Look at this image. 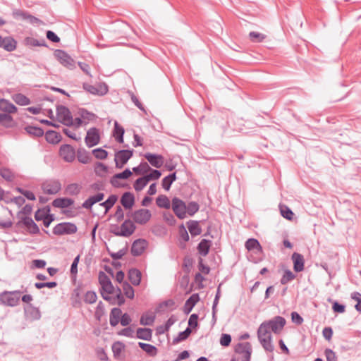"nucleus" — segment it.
Instances as JSON below:
<instances>
[{"label": "nucleus", "instance_id": "f257e3e1", "mask_svg": "<svg viewBox=\"0 0 361 361\" xmlns=\"http://www.w3.org/2000/svg\"><path fill=\"white\" fill-rule=\"evenodd\" d=\"M127 216L131 218L133 222L140 225H145L150 220L152 214L147 209H140L128 212Z\"/></svg>", "mask_w": 361, "mask_h": 361}, {"label": "nucleus", "instance_id": "f03ea898", "mask_svg": "<svg viewBox=\"0 0 361 361\" xmlns=\"http://www.w3.org/2000/svg\"><path fill=\"white\" fill-rule=\"evenodd\" d=\"M57 120L66 126H73V118L70 109L63 106L58 105L56 109Z\"/></svg>", "mask_w": 361, "mask_h": 361}, {"label": "nucleus", "instance_id": "7ed1b4c3", "mask_svg": "<svg viewBox=\"0 0 361 361\" xmlns=\"http://www.w3.org/2000/svg\"><path fill=\"white\" fill-rule=\"evenodd\" d=\"M77 226L71 222H61L56 224L53 228V233L56 235H71L77 232Z\"/></svg>", "mask_w": 361, "mask_h": 361}, {"label": "nucleus", "instance_id": "20e7f679", "mask_svg": "<svg viewBox=\"0 0 361 361\" xmlns=\"http://www.w3.org/2000/svg\"><path fill=\"white\" fill-rule=\"evenodd\" d=\"M172 210L176 216L183 219L186 217V203L178 197H173L171 202Z\"/></svg>", "mask_w": 361, "mask_h": 361}, {"label": "nucleus", "instance_id": "39448f33", "mask_svg": "<svg viewBox=\"0 0 361 361\" xmlns=\"http://www.w3.org/2000/svg\"><path fill=\"white\" fill-rule=\"evenodd\" d=\"M133 154V150L121 149L115 154L114 161L117 169H121Z\"/></svg>", "mask_w": 361, "mask_h": 361}, {"label": "nucleus", "instance_id": "423d86ee", "mask_svg": "<svg viewBox=\"0 0 361 361\" xmlns=\"http://www.w3.org/2000/svg\"><path fill=\"white\" fill-rule=\"evenodd\" d=\"M286 319L281 316L274 317L272 319L265 321V325L274 334H279L286 325Z\"/></svg>", "mask_w": 361, "mask_h": 361}, {"label": "nucleus", "instance_id": "0eeeda50", "mask_svg": "<svg viewBox=\"0 0 361 361\" xmlns=\"http://www.w3.org/2000/svg\"><path fill=\"white\" fill-rule=\"evenodd\" d=\"M54 56L63 66L69 69H73L75 67V61L65 51L56 49L54 51Z\"/></svg>", "mask_w": 361, "mask_h": 361}, {"label": "nucleus", "instance_id": "6e6552de", "mask_svg": "<svg viewBox=\"0 0 361 361\" xmlns=\"http://www.w3.org/2000/svg\"><path fill=\"white\" fill-rule=\"evenodd\" d=\"M60 157L66 162H73L76 156L75 149L70 145H62L59 148Z\"/></svg>", "mask_w": 361, "mask_h": 361}, {"label": "nucleus", "instance_id": "1a4fd4ad", "mask_svg": "<svg viewBox=\"0 0 361 361\" xmlns=\"http://www.w3.org/2000/svg\"><path fill=\"white\" fill-rule=\"evenodd\" d=\"M42 189L45 194L56 195L61 189V184L58 180H49L42 184Z\"/></svg>", "mask_w": 361, "mask_h": 361}, {"label": "nucleus", "instance_id": "9d476101", "mask_svg": "<svg viewBox=\"0 0 361 361\" xmlns=\"http://www.w3.org/2000/svg\"><path fill=\"white\" fill-rule=\"evenodd\" d=\"M136 226L134 222L130 219H126L120 226V231L115 233L116 236L129 237L135 231Z\"/></svg>", "mask_w": 361, "mask_h": 361}, {"label": "nucleus", "instance_id": "9b49d317", "mask_svg": "<svg viewBox=\"0 0 361 361\" xmlns=\"http://www.w3.org/2000/svg\"><path fill=\"white\" fill-rule=\"evenodd\" d=\"M83 88L85 91L94 94L103 96L108 92V86L105 83H99L96 85H92L88 83L83 84Z\"/></svg>", "mask_w": 361, "mask_h": 361}, {"label": "nucleus", "instance_id": "f8f14e48", "mask_svg": "<svg viewBox=\"0 0 361 361\" xmlns=\"http://www.w3.org/2000/svg\"><path fill=\"white\" fill-rule=\"evenodd\" d=\"M100 140V136L99 130L97 128H91L87 132L85 138V142L88 147H92L99 144Z\"/></svg>", "mask_w": 361, "mask_h": 361}, {"label": "nucleus", "instance_id": "ddd939ff", "mask_svg": "<svg viewBox=\"0 0 361 361\" xmlns=\"http://www.w3.org/2000/svg\"><path fill=\"white\" fill-rule=\"evenodd\" d=\"M0 300L8 306H16L19 302V297L17 293L5 292L0 295Z\"/></svg>", "mask_w": 361, "mask_h": 361}, {"label": "nucleus", "instance_id": "4468645a", "mask_svg": "<svg viewBox=\"0 0 361 361\" xmlns=\"http://www.w3.org/2000/svg\"><path fill=\"white\" fill-rule=\"evenodd\" d=\"M24 314L26 320L30 322L38 320L41 317V313L39 309L30 304L24 307Z\"/></svg>", "mask_w": 361, "mask_h": 361}, {"label": "nucleus", "instance_id": "2eb2a0df", "mask_svg": "<svg viewBox=\"0 0 361 361\" xmlns=\"http://www.w3.org/2000/svg\"><path fill=\"white\" fill-rule=\"evenodd\" d=\"M147 245V242L145 239L140 238L135 240L131 246V254L135 257L141 255L145 250Z\"/></svg>", "mask_w": 361, "mask_h": 361}, {"label": "nucleus", "instance_id": "dca6fc26", "mask_svg": "<svg viewBox=\"0 0 361 361\" xmlns=\"http://www.w3.org/2000/svg\"><path fill=\"white\" fill-rule=\"evenodd\" d=\"M144 157L152 166L157 169L161 168L164 164V159L161 154L146 153Z\"/></svg>", "mask_w": 361, "mask_h": 361}, {"label": "nucleus", "instance_id": "f3484780", "mask_svg": "<svg viewBox=\"0 0 361 361\" xmlns=\"http://www.w3.org/2000/svg\"><path fill=\"white\" fill-rule=\"evenodd\" d=\"M293 262V269L295 272H300L303 271L305 266V259L302 255L294 252L291 257Z\"/></svg>", "mask_w": 361, "mask_h": 361}, {"label": "nucleus", "instance_id": "a211bd4d", "mask_svg": "<svg viewBox=\"0 0 361 361\" xmlns=\"http://www.w3.org/2000/svg\"><path fill=\"white\" fill-rule=\"evenodd\" d=\"M74 200L68 197H58L53 200L51 204L55 208L65 209L74 204Z\"/></svg>", "mask_w": 361, "mask_h": 361}, {"label": "nucleus", "instance_id": "6ab92c4d", "mask_svg": "<svg viewBox=\"0 0 361 361\" xmlns=\"http://www.w3.org/2000/svg\"><path fill=\"white\" fill-rule=\"evenodd\" d=\"M121 204L126 209H130L135 204V196L130 192H125L121 197Z\"/></svg>", "mask_w": 361, "mask_h": 361}, {"label": "nucleus", "instance_id": "aec40b11", "mask_svg": "<svg viewBox=\"0 0 361 361\" xmlns=\"http://www.w3.org/2000/svg\"><path fill=\"white\" fill-rule=\"evenodd\" d=\"M200 296L198 293H194L185 301L183 306V312L185 314H188L195 305L199 302Z\"/></svg>", "mask_w": 361, "mask_h": 361}, {"label": "nucleus", "instance_id": "412c9836", "mask_svg": "<svg viewBox=\"0 0 361 361\" xmlns=\"http://www.w3.org/2000/svg\"><path fill=\"white\" fill-rule=\"evenodd\" d=\"M16 47V42L12 37H2L0 35V48H4L7 51H12Z\"/></svg>", "mask_w": 361, "mask_h": 361}, {"label": "nucleus", "instance_id": "4be33fe9", "mask_svg": "<svg viewBox=\"0 0 361 361\" xmlns=\"http://www.w3.org/2000/svg\"><path fill=\"white\" fill-rule=\"evenodd\" d=\"M235 352L238 354H240L243 356L252 355V349L250 343H239L235 348Z\"/></svg>", "mask_w": 361, "mask_h": 361}, {"label": "nucleus", "instance_id": "5701e85b", "mask_svg": "<svg viewBox=\"0 0 361 361\" xmlns=\"http://www.w3.org/2000/svg\"><path fill=\"white\" fill-rule=\"evenodd\" d=\"M45 139L47 142L53 145L58 144L62 139L61 135L52 130H49L45 133Z\"/></svg>", "mask_w": 361, "mask_h": 361}, {"label": "nucleus", "instance_id": "b1692460", "mask_svg": "<svg viewBox=\"0 0 361 361\" xmlns=\"http://www.w3.org/2000/svg\"><path fill=\"white\" fill-rule=\"evenodd\" d=\"M245 248L249 251L255 250V253L262 252V247L259 242L255 238H249L245 243Z\"/></svg>", "mask_w": 361, "mask_h": 361}, {"label": "nucleus", "instance_id": "393cba45", "mask_svg": "<svg viewBox=\"0 0 361 361\" xmlns=\"http://www.w3.org/2000/svg\"><path fill=\"white\" fill-rule=\"evenodd\" d=\"M141 277V271L137 269L133 268L128 271V278L133 285L138 286L140 283Z\"/></svg>", "mask_w": 361, "mask_h": 361}, {"label": "nucleus", "instance_id": "a878e982", "mask_svg": "<svg viewBox=\"0 0 361 361\" xmlns=\"http://www.w3.org/2000/svg\"><path fill=\"white\" fill-rule=\"evenodd\" d=\"M24 227H26L28 232L31 234L39 233L38 226L35 223L32 219L30 217L24 216Z\"/></svg>", "mask_w": 361, "mask_h": 361}, {"label": "nucleus", "instance_id": "bb28decb", "mask_svg": "<svg viewBox=\"0 0 361 361\" xmlns=\"http://www.w3.org/2000/svg\"><path fill=\"white\" fill-rule=\"evenodd\" d=\"M122 311L118 307H114L110 312L109 323L111 326H116L120 322Z\"/></svg>", "mask_w": 361, "mask_h": 361}, {"label": "nucleus", "instance_id": "cd10ccee", "mask_svg": "<svg viewBox=\"0 0 361 361\" xmlns=\"http://www.w3.org/2000/svg\"><path fill=\"white\" fill-rule=\"evenodd\" d=\"M76 156L78 161L84 164L90 163L92 159L90 154L84 148L78 149Z\"/></svg>", "mask_w": 361, "mask_h": 361}, {"label": "nucleus", "instance_id": "c85d7f7f", "mask_svg": "<svg viewBox=\"0 0 361 361\" xmlns=\"http://www.w3.org/2000/svg\"><path fill=\"white\" fill-rule=\"evenodd\" d=\"M212 245V241L207 239H202L197 245V251L199 254L203 257L206 256L209 252Z\"/></svg>", "mask_w": 361, "mask_h": 361}, {"label": "nucleus", "instance_id": "c756f323", "mask_svg": "<svg viewBox=\"0 0 361 361\" xmlns=\"http://www.w3.org/2000/svg\"><path fill=\"white\" fill-rule=\"evenodd\" d=\"M136 338L149 341L152 338V330L149 328H138L136 331Z\"/></svg>", "mask_w": 361, "mask_h": 361}, {"label": "nucleus", "instance_id": "7c9ffc66", "mask_svg": "<svg viewBox=\"0 0 361 361\" xmlns=\"http://www.w3.org/2000/svg\"><path fill=\"white\" fill-rule=\"evenodd\" d=\"M125 133V130L123 127L120 126L118 123L116 121L114 122V128L113 130V136L114 137L115 140L118 143H123V135Z\"/></svg>", "mask_w": 361, "mask_h": 361}, {"label": "nucleus", "instance_id": "2f4dec72", "mask_svg": "<svg viewBox=\"0 0 361 361\" xmlns=\"http://www.w3.org/2000/svg\"><path fill=\"white\" fill-rule=\"evenodd\" d=\"M188 228L192 236H196L202 233V228L197 221L190 220L187 222Z\"/></svg>", "mask_w": 361, "mask_h": 361}, {"label": "nucleus", "instance_id": "473e14b6", "mask_svg": "<svg viewBox=\"0 0 361 361\" xmlns=\"http://www.w3.org/2000/svg\"><path fill=\"white\" fill-rule=\"evenodd\" d=\"M24 44L30 47H47L46 40L43 38L37 39L33 37H26L24 39Z\"/></svg>", "mask_w": 361, "mask_h": 361}, {"label": "nucleus", "instance_id": "72a5a7b5", "mask_svg": "<svg viewBox=\"0 0 361 361\" xmlns=\"http://www.w3.org/2000/svg\"><path fill=\"white\" fill-rule=\"evenodd\" d=\"M155 318L156 316L154 313L145 312L141 316L140 323L143 326H151L153 324Z\"/></svg>", "mask_w": 361, "mask_h": 361}, {"label": "nucleus", "instance_id": "f704fd0d", "mask_svg": "<svg viewBox=\"0 0 361 361\" xmlns=\"http://www.w3.org/2000/svg\"><path fill=\"white\" fill-rule=\"evenodd\" d=\"M0 110L6 113H13L16 111V107L8 100L0 99Z\"/></svg>", "mask_w": 361, "mask_h": 361}, {"label": "nucleus", "instance_id": "c9c22d12", "mask_svg": "<svg viewBox=\"0 0 361 361\" xmlns=\"http://www.w3.org/2000/svg\"><path fill=\"white\" fill-rule=\"evenodd\" d=\"M138 345L143 351H145L149 356L154 357L157 354L158 350L153 345L139 342Z\"/></svg>", "mask_w": 361, "mask_h": 361}, {"label": "nucleus", "instance_id": "e433bc0d", "mask_svg": "<svg viewBox=\"0 0 361 361\" xmlns=\"http://www.w3.org/2000/svg\"><path fill=\"white\" fill-rule=\"evenodd\" d=\"M257 337L259 340L262 338H272L271 334L269 328L262 322L257 330Z\"/></svg>", "mask_w": 361, "mask_h": 361}, {"label": "nucleus", "instance_id": "4c0bfd02", "mask_svg": "<svg viewBox=\"0 0 361 361\" xmlns=\"http://www.w3.org/2000/svg\"><path fill=\"white\" fill-rule=\"evenodd\" d=\"M156 204L159 207L164 209H169L171 206L169 199L164 195H160L157 197Z\"/></svg>", "mask_w": 361, "mask_h": 361}, {"label": "nucleus", "instance_id": "58836bf2", "mask_svg": "<svg viewBox=\"0 0 361 361\" xmlns=\"http://www.w3.org/2000/svg\"><path fill=\"white\" fill-rule=\"evenodd\" d=\"M81 190V187L78 183L68 184L65 188V193L69 195H78Z\"/></svg>", "mask_w": 361, "mask_h": 361}, {"label": "nucleus", "instance_id": "ea45409f", "mask_svg": "<svg viewBox=\"0 0 361 361\" xmlns=\"http://www.w3.org/2000/svg\"><path fill=\"white\" fill-rule=\"evenodd\" d=\"M200 209V205L197 202L190 201L186 204V215L192 216L196 214Z\"/></svg>", "mask_w": 361, "mask_h": 361}, {"label": "nucleus", "instance_id": "a19ab883", "mask_svg": "<svg viewBox=\"0 0 361 361\" xmlns=\"http://www.w3.org/2000/svg\"><path fill=\"white\" fill-rule=\"evenodd\" d=\"M149 169H151V167L149 166L147 162L142 161L138 166L133 167V171L136 174L144 175L149 172Z\"/></svg>", "mask_w": 361, "mask_h": 361}, {"label": "nucleus", "instance_id": "79ce46f5", "mask_svg": "<svg viewBox=\"0 0 361 361\" xmlns=\"http://www.w3.org/2000/svg\"><path fill=\"white\" fill-rule=\"evenodd\" d=\"M118 197L116 195H111L104 202L100 204L101 206L105 208V212H107L116 202Z\"/></svg>", "mask_w": 361, "mask_h": 361}, {"label": "nucleus", "instance_id": "37998d69", "mask_svg": "<svg viewBox=\"0 0 361 361\" xmlns=\"http://www.w3.org/2000/svg\"><path fill=\"white\" fill-rule=\"evenodd\" d=\"M192 330L190 327H187L183 331L178 334V336L173 338V344L178 343L183 341L186 340L190 335Z\"/></svg>", "mask_w": 361, "mask_h": 361}, {"label": "nucleus", "instance_id": "c03bdc74", "mask_svg": "<svg viewBox=\"0 0 361 361\" xmlns=\"http://www.w3.org/2000/svg\"><path fill=\"white\" fill-rule=\"evenodd\" d=\"M148 183L149 181L145 176L138 178L133 184L134 189L137 192L141 191Z\"/></svg>", "mask_w": 361, "mask_h": 361}, {"label": "nucleus", "instance_id": "a18cd8bd", "mask_svg": "<svg viewBox=\"0 0 361 361\" xmlns=\"http://www.w3.org/2000/svg\"><path fill=\"white\" fill-rule=\"evenodd\" d=\"M24 129L28 134L32 135L38 137H42L44 133V130L42 128L37 126H29L24 128Z\"/></svg>", "mask_w": 361, "mask_h": 361}, {"label": "nucleus", "instance_id": "49530a36", "mask_svg": "<svg viewBox=\"0 0 361 361\" xmlns=\"http://www.w3.org/2000/svg\"><path fill=\"white\" fill-rule=\"evenodd\" d=\"M295 278V275L290 270L286 269L280 280V282L282 285H285L294 280Z\"/></svg>", "mask_w": 361, "mask_h": 361}, {"label": "nucleus", "instance_id": "de8ad7c7", "mask_svg": "<svg viewBox=\"0 0 361 361\" xmlns=\"http://www.w3.org/2000/svg\"><path fill=\"white\" fill-rule=\"evenodd\" d=\"M125 345L119 341L115 342L111 346L112 352L115 358H118L121 352L124 350Z\"/></svg>", "mask_w": 361, "mask_h": 361}, {"label": "nucleus", "instance_id": "09e8293b", "mask_svg": "<svg viewBox=\"0 0 361 361\" xmlns=\"http://www.w3.org/2000/svg\"><path fill=\"white\" fill-rule=\"evenodd\" d=\"M78 114L82 120L87 121V122L90 121H92L96 118V115L92 112L88 111L85 109H80L78 110Z\"/></svg>", "mask_w": 361, "mask_h": 361}, {"label": "nucleus", "instance_id": "8fccbe9b", "mask_svg": "<svg viewBox=\"0 0 361 361\" xmlns=\"http://www.w3.org/2000/svg\"><path fill=\"white\" fill-rule=\"evenodd\" d=\"M12 117L7 114H0V123L6 128L11 127L13 126Z\"/></svg>", "mask_w": 361, "mask_h": 361}, {"label": "nucleus", "instance_id": "3c124183", "mask_svg": "<svg viewBox=\"0 0 361 361\" xmlns=\"http://www.w3.org/2000/svg\"><path fill=\"white\" fill-rule=\"evenodd\" d=\"M272 338H262L259 340L263 348L267 352H273L274 347L271 343Z\"/></svg>", "mask_w": 361, "mask_h": 361}, {"label": "nucleus", "instance_id": "603ef678", "mask_svg": "<svg viewBox=\"0 0 361 361\" xmlns=\"http://www.w3.org/2000/svg\"><path fill=\"white\" fill-rule=\"evenodd\" d=\"M123 290L125 295L130 299H133L135 296L134 289L133 287L127 282H124L123 284Z\"/></svg>", "mask_w": 361, "mask_h": 361}, {"label": "nucleus", "instance_id": "864d4df0", "mask_svg": "<svg viewBox=\"0 0 361 361\" xmlns=\"http://www.w3.org/2000/svg\"><path fill=\"white\" fill-rule=\"evenodd\" d=\"M92 153L97 159H105L108 156V152L102 148H96L92 150Z\"/></svg>", "mask_w": 361, "mask_h": 361}, {"label": "nucleus", "instance_id": "5fc2aeb1", "mask_svg": "<svg viewBox=\"0 0 361 361\" xmlns=\"http://www.w3.org/2000/svg\"><path fill=\"white\" fill-rule=\"evenodd\" d=\"M149 173L148 174L144 175L147 177L149 182L152 180H157L161 176V172L157 169H153L151 168V169L149 170Z\"/></svg>", "mask_w": 361, "mask_h": 361}, {"label": "nucleus", "instance_id": "6e6d98bb", "mask_svg": "<svg viewBox=\"0 0 361 361\" xmlns=\"http://www.w3.org/2000/svg\"><path fill=\"white\" fill-rule=\"evenodd\" d=\"M280 212L281 216L288 220H291L293 217L294 213L287 206H281L280 207Z\"/></svg>", "mask_w": 361, "mask_h": 361}, {"label": "nucleus", "instance_id": "4d7b16f0", "mask_svg": "<svg viewBox=\"0 0 361 361\" xmlns=\"http://www.w3.org/2000/svg\"><path fill=\"white\" fill-rule=\"evenodd\" d=\"M249 37L253 42H261L265 39L266 36L262 33L252 31L249 33Z\"/></svg>", "mask_w": 361, "mask_h": 361}, {"label": "nucleus", "instance_id": "13d9d810", "mask_svg": "<svg viewBox=\"0 0 361 361\" xmlns=\"http://www.w3.org/2000/svg\"><path fill=\"white\" fill-rule=\"evenodd\" d=\"M97 295L94 291H87L85 294L84 301L87 304H93L97 301Z\"/></svg>", "mask_w": 361, "mask_h": 361}, {"label": "nucleus", "instance_id": "bf43d9fd", "mask_svg": "<svg viewBox=\"0 0 361 361\" xmlns=\"http://www.w3.org/2000/svg\"><path fill=\"white\" fill-rule=\"evenodd\" d=\"M175 305V302L173 300L171 299H169V300H165L162 302H161L158 307L156 308L155 310V312L157 313H160V312H164V307H172Z\"/></svg>", "mask_w": 361, "mask_h": 361}, {"label": "nucleus", "instance_id": "052dcab7", "mask_svg": "<svg viewBox=\"0 0 361 361\" xmlns=\"http://www.w3.org/2000/svg\"><path fill=\"white\" fill-rule=\"evenodd\" d=\"M1 176L6 180L11 181L13 179V174L11 171L7 168H1L0 169Z\"/></svg>", "mask_w": 361, "mask_h": 361}, {"label": "nucleus", "instance_id": "680f3d73", "mask_svg": "<svg viewBox=\"0 0 361 361\" xmlns=\"http://www.w3.org/2000/svg\"><path fill=\"white\" fill-rule=\"evenodd\" d=\"M47 208H49V205L44 207L43 208L38 209L37 211L35 214V219L36 221H39L42 219L47 218V212H45Z\"/></svg>", "mask_w": 361, "mask_h": 361}, {"label": "nucleus", "instance_id": "e2e57ef3", "mask_svg": "<svg viewBox=\"0 0 361 361\" xmlns=\"http://www.w3.org/2000/svg\"><path fill=\"white\" fill-rule=\"evenodd\" d=\"M57 286V283L55 281L51 282H37L35 283V287L37 289H41L43 288H53Z\"/></svg>", "mask_w": 361, "mask_h": 361}, {"label": "nucleus", "instance_id": "0e129e2a", "mask_svg": "<svg viewBox=\"0 0 361 361\" xmlns=\"http://www.w3.org/2000/svg\"><path fill=\"white\" fill-rule=\"evenodd\" d=\"M178 233L180 235V239L183 240L184 242H188L190 239L188 233L183 224L179 226Z\"/></svg>", "mask_w": 361, "mask_h": 361}, {"label": "nucleus", "instance_id": "69168bd1", "mask_svg": "<svg viewBox=\"0 0 361 361\" xmlns=\"http://www.w3.org/2000/svg\"><path fill=\"white\" fill-rule=\"evenodd\" d=\"M24 20L27 21L29 23H30L32 25H38V24L42 23V21L39 18H37L25 11H24Z\"/></svg>", "mask_w": 361, "mask_h": 361}, {"label": "nucleus", "instance_id": "338daca9", "mask_svg": "<svg viewBox=\"0 0 361 361\" xmlns=\"http://www.w3.org/2000/svg\"><path fill=\"white\" fill-rule=\"evenodd\" d=\"M351 298L357 301L355 308L357 312H361V293L358 292H353L351 294Z\"/></svg>", "mask_w": 361, "mask_h": 361}, {"label": "nucleus", "instance_id": "774afa93", "mask_svg": "<svg viewBox=\"0 0 361 361\" xmlns=\"http://www.w3.org/2000/svg\"><path fill=\"white\" fill-rule=\"evenodd\" d=\"M324 355L326 358V361H338L336 353L330 348H326L324 350Z\"/></svg>", "mask_w": 361, "mask_h": 361}]
</instances>
